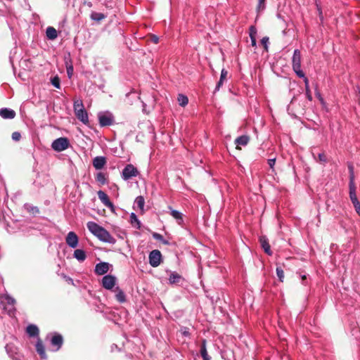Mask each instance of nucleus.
<instances>
[{
    "mask_svg": "<svg viewBox=\"0 0 360 360\" xmlns=\"http://www.w3.org/2000/svg\"><path fill=\"white\" fill-rule=\"evenodd\" d=\"M88 230L101 241L110 244H115L116 240L110 235V233L101 226L94 221H89L86 224Z\"/></svg>",
    "mask_w": 360,
    "mask_h": 360,
    "instance_id": "1",
    "label": "nucleus"
},
{
    "mask_svg": "<svg viewBox=\"0 0 360 360\" xmlns=\"http://www.w3.org/2000/svg\"><path fill=\"white\" fill-rule=\"evenodd\" d=\"M292 70L298 77H304V73L301 69V53L300 50L295 49L292 58Z\"/></svg>",
    "mask_w": 360,
    "mask_h": 360,
    "instance_id": "2",
    "label": "nucleus"
},
{
    "mask_svg": "<svg viewBox=\"0 0 360 360\" xmlns=\"http://www.w3.org/2000/svg\"><path fill=\"white\" fill-rule=\"evenodd\" d=\"M70 146V141L66 137H60L54 140L51 143L52 148L57 152H61L68 149Z\"/></svg>",
    "mask_w": 360,
    "mask_h": 360,
    "instance_id": "3",
    "label": "nucleus"
},
{
    "mask_svg": "<svg viewBox=\"0 0 360 360\" xmlns=\"http://www.w3.org/2000/svg\"><path fill=\"white\" fill-rule=\"evenodd\" d=\"M139 175L138 169L131 164L127 165L123 169L121 176L123 180L127 181L132 177H135Z\"/></svg>",
    "mask_w": 360,
    "mask_h": 360,
    "instance_id": "4",
    "label": "nucleus"
},
{
    "mask_svg": "<svg viewBox=\"0 0 360 360\" xmlns=\"http://www.w3.org/2000/svg\"><path fill=\"white\" fill-rule=\"evenodd\" d=\"M149 264L153 267L158 266L162 261V254L160 250H152L149 254Z\"/></svg>",
    "mask_w": 360,
    "mask_h": 360,
    "instance_id": "5",
    "label": "nucleus"
},
{
    "mask_svg": "<svg viewBox=\"0 0 360 360\" xmlns=\"http://www.w3.org/2000/svg\"><path fill=\"white\" fill-rule=\"evenodd\" d=\"M99 124L101 127L110 126L113 123L114 117L109 112H100L98 114Z\"/></svg>",
    "mask_w": 360,
    "mask_h": 360,
    "instance_id": "6",
    "label": "nucleus"
},
{
    "mask_svg": "<svg viewBox=\"0 0 360 360\" xmlns=\"http://www.w3.org/2000/svg\"><path fill=\"white\" fill-rule=\"evenodd\" d=\"M116 284V277L108 274L102 278V286L107 290H112Z\"/></svg>",
    "mask_w": 360,
    "mask_h": 360,
    "instance_id": "7",
    "label": "nucleus"
},
{
    "mask_svg": "<svg viewBox=\"0 0 360 360\" xmlns=\"http://www.w3.org/2000/svg\"><path fill=\"white\" fill-rule=\"evenodd\" d=\"M63 343V336L58 333H55L51 338V345L53 347V351L59 350Z\"/></svg>",
    "mask_w": 360,
    "mask_h": 360,
    "instance_id": "8",
    "label": "nucleus"
},
{
    "mask_svg": "<svg viewBox=\"0 0 360 360\" xmlns=\"http://www.w3.org/2000/svg\"><path fill=\"white\" fill-rule=\"evenodd\" d=\"M110 266L109 263L105 262H99L96 264L94 272L96 275H104L109 271Z\"/></svg>",
    "mask_w": 360,
    "mask_h": 360,
    "instance_id": "9",
    "label": "nucleus"
},
{
    "mask_svg": "<svg viewBox=\"0 0 360 360\" xmlns=\"http://www.w3.org/2000/svg\"><path fill=\"white\" fill-rule=\"evenodd\" d=\"M65 242L71 248H75L78 245L79 243L78 236L75 232L70 231L68 233L65 238Z\"/></svg>",
    "mask_w": 360,
    "mask_h": 360,
    "instance_id": "10",
    "label": "nucleus"
},
{
    "mask_svg": "<svg viewBox=\"0 0 360 360\" xmlns=\"http://www.w3.org/2000/svg\"><path fill=\"white\" fill-rule=\"evenodd\" d=\"M349 188V198L355 208L356 212L360 216V202L356 194V187Z\"/></svg>",
    "mask_w": 360,
    "mask_h": 360,
    "instance_id": "11",
    "label": "nucleus"
},
{
    "mask_svg": "<svg viewBox=\"0 0 360 360\" xmlns=\"http://www.w3.org/2000/svg\"><path fill=\"white\" fill-rule=\"evenodd\" d=\"M98 197L101 202L111 210L114 209L112 202L110 200L108 195L103 191H98Z\"/></svg>",
    "mask_w": 360,
    "mask_h": 360,
    "instance_id": "12",
    "label": "nucleus"
},
{
    "mask_svg": "<svg viewBox=\"0 0 360 360\" xmlns=\"http://www.w3.org/2000/svg\"><path fill=\"white\" fill-rule=\"evenodd\" d=\"M107 162L106 158L104 156H96L93 159V166L96 169H101Z\"/></svg>",
    "mask_w": 360,
    "mask_h": 360,
    "instance_id": "13",
    "label": "nucleus"
},
{
    "mask_svg": "<svg viewBox=\"0 0 360 360\" xmlns=\"http://www.w3.org/2000/svg\"><path fill=\"white\" fill-rule=\"evenodd\" d=\"M15 115V112L12 109L7 108L0 109V116L4 119H13Z\"/></svg>",
    "mask_w": 360,
    "mask_h": 360,
    "instance_id": "14",
    "label": "nucleus"
},
{
    "mask_svg": "<svg viewBox=\"0 0 360 360\" xmlns=\"http://www.w3.org/2000/svg\"><path fill=\"white\" fill-rule=\"evenodd\" d=\"M259 243L261 244L262 248L264 249V252L268 255H271L272 252L271 250L270 245L269 244L268 238L266 236H261L259 238Z\"/></svg>",
    "mask_w": 360,
    "mask_h": 360,
    "instance_id": "15",
    "label": "nucleus"
},
{
    "mask_svg": "<svg viewBox=\"0 0 360 360\" xmlns=\"http://www.w3.org/2000/svg\"><path fill=\"white\" fill-rule=\"evenodd\" d=\"M75 114L77 118L79 120H80L82 123L86 124L89 122L88 114L85 109H83L82 110H77V112H75Z\"/></svg>",
    "mask_w": 360,
    "mask_h": 360,
    "instance_id": "16",
    "label": "nucleus"
},
{
    "mask_svg": "<svg viewBox=\"0 0 360 360\" xmlns=\"http://www.w3.org/2000/svg\"><path fill=\"white\" fill-rule=\"evenodd\" d=\"M169 209L170 214L176 220L179 225H181L184 223L183 214L178 210L172 209L171 207H169Z\"/></svg>",
    "mask_w": 360,
    "mask_h": 360,
    "instance_id": "17",
    "label": "nucleus"
},
{
    "mask_svg": "<svg viewBox=\"0 0 360 360\" xmlns=\"http://www.w3.org/2000/svg\"><path fill=\"white\" fill-rule=\"evenodd\" d=\"M26 332L30 337H38L39 330L38 327L34 324H30L26 328Z\"/></svg>",
    "mask_w": 360,
    "mask_h": 360,
    "instance_id": "18",
    "label": "nucleus"
},
{
    "mask_svg": "<svg viewBox=\"0 0 360 360\" xmlns=\"http://www.w3.org/2000/svg\"><path fill=\"white\" fill-rule=\"evenodd\" d=\"M182 279L180 274L175 271H170L169 277V284H176L181 281Z\"/></svg>",
    "mask_w": 360,
    "mask_h": 360,
    "instance_id": "19",
    "label": "nucleus"
},
{
    "mask_svg": "<svg viewBox=\"0 0 360 360\" xmlns=\"http://www.w3.org/2000/svg\"><path fill=\"white\" fill-rule=\"evenodd\" d=\"M206 344H207L206 340H202V344L200 346V354H201V356L203 360H211L210 356L207 354Z\"/></svg>",
    "mask_w": 360,
    "mask_h": 360,
    "instance_id": "20",
    "label": "nucleus"
},
{
    "mask_svg": "<svg viewBox=\"0 0 360 360\" xmlns=\"http://www.w3.org/2000/svg\"><path fill=\"white\" fill-rule=\"evenodd\" d=\"M35 347H36V350H37V353L40 355L41 358L46 359V352H45L44 346L40 340H39L37 342Z\"/></svg>",
    "mask_w": 360,
    "mask_h": 360,
    "instance_id": "21",
    "label": "nucleus"
},
{
    "mask_svg": "<svg viewBox=\"0 0 360 360\" xmlns=\"http://www.w3.org/2000/svg\"><path fill=\"white\" fill-rule=\"evenodd\" d=\"M74 257L79 262H84L86 258V255L83 250L77 249L74 251Z\"/></svg>",
    "mask_w": 360,
    "mask_h": 360,
    "instance_id": "22",
    "label": "nucleus"
},
{
    "mask_svg": "<svg viewBox=\"0 0 360 360\" xmlns=\"http://www.w3.org/2000/svg\"><path fill=\"white\" fill-rule=\"evenodd\" d=\"M46 34L49 39L53 40L57 38L58 33L56 30L53 27H48L46 30Z\"/></svg>",
    "mask_w": 360,
    "mask_h": 360,
    "instance_id": "23",
    "label": "nucleus"
},
{
    "mask_svg": "<svg viewBox=\"0 0 360 360\" xmlns=\"http://www.w3.org/2000/svg\"><path fill=\"white\" fill-rule=\"evenodd\" d=\"M249 141H250V138L248 136L243 135V136L238 137L235 140V143L237 145V146H245L248 143Z\"/></svg>",
    "mask_w": 360,
    "mask_h": 360,
    "instance_id": "24",
    "label": "nucleus"
},
{
    "mask_svg": "<svg viewBox=\"0 0 360 360\" xmlns=\"http://www.w3.org/2000/svg\"><path fill=\"white\" fill-rule=\"evenodd\" d=\"M145 200L144 198L141 195L136 197L134 201V207H136L141 212L144 210Z\"/></svg>",
    "mask_w": 360,
    "mask_h": 360,
    "instance_id": "25",
    "label": "nucleus"
},
{
    "mask_svg": "<svg viewBox=\"0 0 360 360\" xmlns=\"http://www.w3.org/2000/svg\"><path fill=\"white\" fill-rule=\"evenodd\" d=\"M65 66H66L68 77L69 78H71L73 75V70H74L71 60L69 58H65Z\"/></svg>",
    "mask_w": 360,
    "mask_h": 360,
    "instance_id": "26",
    "label": "nucleus"
},
{
    "mask_svg": "<svg viewBox=\"0 0 360 360\" xmlns=\"http://www.w3.org/2000/svg\"><path fill=\"white\" fill-rule=\"evenodd\" d=\"M348 169L349 172V188H354L356 187L354 184V167L352 165H348Z\"/></svg>",
    "mask_w": 360,
    "mask_h": 360,
    "instance_id": "27",
    "label": "nucleus"
},
{
    "mask_svg": "<svg viewBox=\"0 0 360 360\" xmlns=\"http://www.w3.org/2000/svg\"><path fill=\"white\" fill-rule=\"evenodd\" d=\"M228 75V72L225 69H222L221 72V75L219 78V81L217 84L215 90H219L220 87L222 86L224 81L226 79Z\"/></svg>",
    "mask_w": 360,
    "mask_h": 360,
    "instance_id": "28",
    "label": "nucleus"
},
{
    "mask_svg": "<svg viewBox=\"0 0 360 360\" xmlns=\"http://www.w3.org/2000/svg\"><path fill=\"white\" fill-rule=\"evenodd\" d=\"M130 222L134 227L136 229L141 228V222L137 216L133 212L130 214Z\"/></svg>",
    "mask_w": 360,
    "mask_h": 360,
    "instance_id": "29",
    "label": "nucleus"
},
{
    "mask_svg": "<svg viewBox=\"0 0 360 360\" xmlns=\"http://www.w3.org/2000/svg\"><path fill=\"white\" fill-rule=\"evenodd\" d=\"M91 19L99 22L105 18V15L102 13L92 12L91 13Z\"/></svg>",
    "mask_w": 360,
    "mask_h": 360,
    "instance_id": "30",
    "label": "nucleus"
},
{
    "mask_svg": "<svg viewBox=\"0 0 360 360\" xmlns=\"http://www.w3.org/2000/svg\"><path fill=\"white\" fill-rule=\"evenodd\" d=\"M117 293L115 295L117 300L120 302L123 303L126 301L125 294L124 292L120 290L118 287L116 288Z\"/></svg>",
    "mask_w": 360,
    "mask_h": 360,
    "instance_id": "31",
    "label": "nucleus"
},
{
    "mask_svg": "<svg viewBox=\"0 0 360 360\" xmlns=\"http://www.w3.org/2000/svg\"><path fill=\"white\" fill-rule=\"evenodd\" d=\"M96 180L101 185L107 184V178L105 174L103 172H98L96 176Z\"/></svg>",
    "mask_w": 360,
    "mask_h": 360,
    "instance_id": "32",
    "label": "nucleus"
},
{
    "mask_svg": "<svg viewBox=\"0 0 360 360\" xmlns=\"http://www.w3.org/2000/svg\"><path fill=\"white\" fill-rule=\"evenodd\" d=\"M302 78L304 79L307 97L309 101H311L312 96H311V91L309 89V79L305 76H304V77H302Z\"/></svg>",
    "mask_w": 360,
    "mask_h": 360,
    "instance_id": "33",
    "label": "nucleus"
},
{
    "mask_svg": "<svg viewBox=\"0 0 360 360\" xmlns=\"http://www.w3.org/2000/svg\"><path fill=\"white\" fill-rule=\"evenodd\" d=\"M178 102L179 105L184 107L186 106L188 103V99L186 96L183 94H179L178 96Z\"/></svg>",
    "mask_w": 360,
    "mask_h": 360,
    "instance_id": "34",
    "label": "nucleus"
},
{
    "mask_svg": "<svg viewBox=\"0 0 360 360\" xmlns=\"http://www.w3.org/2000/svg\"><path fill=\"white\" fill-rule=\"evenodd\" d=\"M73 108L74 112H77V110H82L84 109L82 101L80 99L75 101Z\"/></svg>",
    "mask_w": 360,
    "mask_h": 360,
    "instance_id": "35",
    "label": "nucleus"
},
{
    "mask_svg": "<svg viewBox=\"0 0 360 360\" xmlns=\"http://www.w3.org/2000/svg\"><path fill=\"white\" fill-rule=\"evenodd\" d=\"M51 84L56 89L60 88V80L58 75L52 77L51 79Z\"/></svg>",
    "mask_w": 360,
    "mask_h": 360,
    "instance_id": "36",
    "label": "nucleus"
},
{
    "mask_svg": "<svg viewBox=\"0 0 360 360\" xmlns=\"http://www.w3.org/2000/svg\"><path fill=\"white\" fill-rule=\"evenodd\" d=\"M153 238L154 239L157 240H159V241L162 242L164 244H166V245H167V244H168V243H168V241H167V240H165V239H164V238H163V236H162L161 234L158 233H155V232H154V233H153Z\"/></svg>",
    "mask_w": 360,
    "mask_h": 360,
    "instance_id": "37",
    "label": "nucleus"
},
{
    "mask_svg": "<svg viewBox=\"0 0 360 360\" xmlns=\"http://www.w3.org/2000/svg\"><path fill=\"white\" fill-rule=\"evenodd\" d=\"M257 11H263L265 9V0H258Z\"/></svg>",
    "mask_w": 360,
    "mask_h": 360,
    "instance_id": "38",
    "label": "nucleus"
},
{
    "mask_svg": "<svg viewBox=\"0 0 360 360\" xmlns=\"http://www.w3.org/2000/svg\"><path fill=\"white\" fill-rule=\"evenodd\" d=\"M4 298L5 300H6V302L8 304L13 305L15 303V299L13 297H12L11 296H10L9 295H7V294L4 295Z\"/></svg>",
    "mask_w": 360,
    "mask_h": 360,
    "instance_id": "39",
    "label": "nucleus"
},
{
    "mask_svg": "<svg viewBox=\"0 0 360 360\" xmlns=\"http://www.w3.org/2000/svg\"><path fill=\"white\" fill-rule=\"evenodd\" d=\"M276 275L278 279L282 282L284 278V272L283 269L280 267L276 268Z\"/></svg>",
    "mask_w": 360,
    "mask_h": 360,
    "instance_id": "40",
    "label": "nucleus"
},
{
    "mask_svg": "<svg viewBox=\"0 0 360 360\" xmlns=\"http://www.w3.org/2000/svg\"><path fill=\"white\" fill-rule=\"evenodd\" d=\"M249 35L250 37H256L257 35V29L255 26L252 25L249 29Z\"/></svg>",
    "mask_w": 360,
    "mask_h": 360,
    "instance_id": "41",
    "label": "nucleus"
},
{
    "mask_svg": "<svg viewBox=\"0 0 360 360\" xmlns=\"http://www.w3.org/2000/svg\"><path fill=\"white\" fill-rule=\"evenodd\" d=\"M268 43H269V37H264L262 39H261V44L263 45L264 48L265 50L267 51L268 49Z\"/></svg>",
    "mask_w": 360,
    "mask_h": 360,
    "instance_id": "42",
    "label": "nucleus"
},
{
    "mask_svg": "<svg viewBox=\"0 0 360 360\" xmlns=\"http://www.w3.org/2000/svg\"><path fill=\"white\" fill-rule=\"evenodd\" d=\"M21 139V134L18 131H15L12 134V139L15 141H18Z\"/></svg>",
    "mask_w": 360,
    "mask_h": 360,
    "instance_id": "43",
    "label": "nucleus"
},
{
    "mask_svg": "<svg viewBox=\"0 0 360 360\" xmlns=\"http://www.w3.org/2000/svg\"><path fill=\"white\" fill-rule=\"evenodd\" d=\"M275 163H276V158H269V159L268 160V165H269V167H270L273 171H274V165H275Z\"/></svg>",
    "mask_w": 360,
    "mask_h": 360,
    "instance_id": "44",
    "label": "nucleus"
},
{
    "mask_svg": "<svg viewBox=\"0 0 360 360\" xmlns=\"http://www.w3.org/2000/svg\"><path fill=\"white\" fill-rule=\"evenodd\" d=\"M319 161L321 162H326L327 158L324 153H319L318 155Z\"/></svg>",
    "mask_w": 360,
    "mask_h": 360,
    "instance_id": "45",
    "label": "nucleus"
},
{
    "mask_svg": "<svg viewBox=\"0 0 360 360\" xmlns=\"http://www.w3.org/2000/svg\"><path fill=\"white\" fill-rule=\"evenodd\" d=\"M250 40H251V45L254 47H255L257 46V40H256V37H250Z\"/></svg>",
    "mask_w": 360,
    "mask_h": 360,
    "instance_id": "46",
    "label": "nucleus"
},
{
    "mask_svg": "<svg viewBox=\"0 0 360 360\" xmlns=\"http://www.w3.org/2000/svg\"><path fill=\"white\" fill-rule=\"evenodd\" d=\"M153 39V41L154 43H155V44H157L158 42V41H159L158 37L157 36H155V35L153 36V39Z\"/></svg>",
    "mask_w": 360,
    "mask_h": 360,
    "instance_id": "47",
    "label": "nucleus"
},
{
    "mask_svg": "<svg viewBox=\"0 0 360 360\" xmlns=\"http://www.w3.org/2000/svg\"><path fill=\"white\" fill-rule=\"evenodd\" d=\"M277 17H278V18L281 19L282 20H284L283 17L281 15V14L280 13H277Z\"/></svg>",
    "mask_w": 360,
    "mask_h": 360,
    "instance_id": "48",
    "label": "nucleus"
},
{
    "mask_svg": "<svg viewBox=\"0 0 360 360\" xmlns=\"http://www.w3.org/2000/svg\"><path fill=\"white\" fill-rule=\"evenodd\" d=\"M319 12V16L321 18H322V12L319 8H318Z\"/></svg>",
    "mask_w": 360,
    "mask_h": 360,
    "instance_id": "49",
    "label": "nucleus"
},
{
    "mask_svg": "<svg viewBox=\"0 0 360 360\" xmlns=\"http://www.w3.org/2000/svg\"><path fill=\"white\" fill-rule=\"evenodd\" d=\"M306 278H307V276H306L305 275H304V276H302V280L306 279Z\"/></svg>",
    "mask_w": 360,
    "mask_h": 360,
    "instance_id": "50",
    "label": "nucleus"
}]
</instances>
